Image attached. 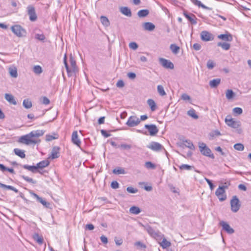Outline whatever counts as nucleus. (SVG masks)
<instances>
[{"label":"nucleus","instance_id":"39448f33","mask_svg":"<svg viewBox=\"0 0 251 251\" xmlns=\"http://www.w3.org/2000/svg\"><path fill=\"white\" fill-rule=\"evenodd\" d=\"M231 210L233 212H237L241 207L239 199L236 196L232 197L230 201Z\"/></svg>","mask_w":251,"mask_h":251},{"label":"nucleus","instance_id":"052dcab7","mask_svg":"<svg viewBox=\"0 0 251 251\" xmlns=\"http://www.w3.org/2000/svg\"><path fill=\"white\" fill-rule=\"evenodd\" d=\"M204 179H205V181L207 182V183H208V184L209 185L210 190H213L215 187V186L213 185L212 181L210 179H209L206 177Z\"/></svg>","mask_w":251,"mask_h":251},{"label":"nucleus","instance_id":"6e6552de","mask_svg":"<svg viewBox=\"0 0 251 251\" xmlns=\"http://www.w3.org/2000/svg\"><path fill=\"white\" fill-rule=\"evenodd\" d=\"M225 122L227 126L233 128H237L240 126V122L234 121L228 116L226 118Z\"/></svg>","mask_w":251,"mask_h":251},{"label":"nucleus","instance_id":"680f3d73","mask_svg":"<svg viewBox=\"0 0 251 251\" xmlns=\"http://www.w3.org/2000/svg\"><path fill=\"white\" fill-rule=\"evenodd\" d=\"M111 187L113 189H117L119 187V184L117 181H113L111 182Z\"/></svg>","mask_w":251,"mask_h":251},{"label":"nucleus","instance_id":"c85d7f7f","mask_svg":"<svg viewBox=\"0 0 251 251\" xmlns=\"http://www.w3.org/2000/svg\"><path fill=\"white\" fill-rule=\"evenodd\" d=\"M183 144H184V145L192 150H194L195 149V146H194L193 143L189 140H185V141H183Z\"/></svg>","mask_w":251,"mask_h":251},{"label":"nucleus","instance_id":"7c9ffc66","mask_svg":"<svg viewBox=\"0 0 251 251\" xmlns=\"http://www.w3.org/2000/svg\"><path fill=\"white\" fill-rule=\"evenodd\" d=\"M217 46L221 47L223 50H228L230 47V45L226 42H218Z\"/></svg>","mask_w":251,"mask_h":251},{"label":"nucleus","instance_id":"473e14b6","mask_svg":"<svg viewBox=\"0 0 251 251\" xmlns=\"http://www.w3.org/2000/svg\"><path fill=\"white\" fill-rule=\"evenodd\" d=\"M24 169H27L32 173H36L37 172L36 166H29L27 165H24L22 166Z\"/></svg>","mask_w":251,"mask_h":251},{"label":"nucleus","instance_id":"774afa93","mask_svg":"<svg viewBox=\"0 0 251 251\" xmlns=\"http://www.w3.org/2000/svg\"><path fill=\"white\" fill-rule=\"evenodd\" d=\"M50 102V100L46 97H44L42 100V103L45 105L49 104Z\"/></svg>","mask_w":251,"mask_h":251},{"label":"nucleus","instance_id":"864d4df0","mask_svg":"<svg viewBox=\"0 0 251 251\" xmlns=\"http://www.w3.org/2000/svg\"><path fill=\"white\" fill-rule=\"evenodd\" d=\"M233 112L235 114L240 115L243 113V110L240 107H235L233 109Z\"/></svg>","mask_w":251,"mask_h":251},{"label":"nucleus","instance_id":"49530a36","mask_svg":"<svg viewBox=\"0 0 251 251\" xmlns=\"http://www.w3.org/2000/svg\"><path fill=\"white\" fill-rule=\"evenodd\" d=\"M179 168L180 170H191L194 168V167L188 164H182L179 166Z\"/></svg>","mask_w":251,"mask_h":251},{"label":"nucleus","instance_id":"8fccbe9b","mask_svg":"<svg viewBox=\"0 0 251 251\" xmlns=\"http://www.w3.org/2000/svg\"><path fill=\"white\" fill-rule=\"evenodd\" d=\"M207 67L208 69H212L215 66V63L212 60H208L207 62Z\"/></svg>","mask_w":251,"mask_h":251},{"label":"nucleus","instance_id":"c756f323","mask_svg":"<svg viewBox=\"0 0 251 251\" xmlns=\"http://www.w3.org/2000/svg\"><path fill=\"white\" fill-rule=\"evenodd\" d=\"M5 99L7 100L10 103L16 104V100L14 99V97L9 94H5Z\"/></svg>","mask_w":251,"mask_h":251},{"label":"nucleus","instance_id":"f257e3e1","mask_svg":"<svg viewBox=\"0 0 251 251\" xmlns=\"http://www.w3.org/2000/svg\"><path fill=\"white\" fill-rule=\"evenodd\" d=\"M45 132L44 130H33L28 134L19 137L18 141L26 145H39L41 142L39 137L42 136Z\"/></svg>","mask_w":251,"mask_h":251},{"label":"nucleus","instance_id":"9b49d317","mask_svg":"<svg viewBox=\"0 0 251 251\" xmlns=\"http://www.w3.org/2000/svg\"><path fill=\"white\" fill-rule=\"evenodd\" d=\"M145 127L148 130L151 136H154L158 132V129L155 125H145Z\"/></svg>","mask_w":251,"mask_h":251},{"label":"nucleus","instance_id":"4468645a","mask_svg":"<svg viewBox=\"0 0 251 251\" xmlns=\"http://www.w3.org/2000/svg\"><path fill=\"white\" fill-rule=\"evenodd\" d=\"M72 143L77 146V147H80L81 144V141L78 138V133L77 131H73L72 135V139H71Z\"/></svg>","mask_w":251,"mask_h":251},{"label":"nucleus","instance_id":"7ed1b4c3","mask_svg":"<svg viewBox=\"0 0 251 251\" xmlns=\"http://www.w3.org/2000/svg\"><path fill=\"white\" fill-rule=\"evenodd\" d=\"M199 147L201 153L206 156L214 159L215 156L212 153L211 150L203 142L199 143Z\"/></svg>","mask_w":251,"mask_h":251},{"label":"nucleus","instance_id":"69168bd1","mask_svg":"<svg viewBox=\"0 0 251 251\" xmlns=\"http://www.w3.org/2000/svg\"><path fill=\"white\" fill-rule=\"evenodd\" d=\"M181 99L184 100H191L190 97L186 94H183L181 95Z\"/></svg>","mask_w":251,"mask_h":251},{"label":"nucleus","instance_id":"de8ad7c7","mask_svg":"<svg viewBox=\"0 0 251 251\" xmlns=\"http://www.w3.org/2000/svg\"><path fill=\"white\" fill-rule=\"evenodd\" d=\"M234 148L237 151H242L244 149V145L241 143H237L234 145Z\"/></svg>","mask_w":251,"mask_h":251},{"label":"nucleus","instance_id":"f8f14e48","mask_svg":"<svg viewBox=\"0 0 251 251\" xmlns=\"http://www.w3.org/2000/svg\"><path fill=\"white\" fill-rule=\"evenodd\" d=\"M183 15L187 18L190 22L193 25H196L197 22V18L196 16L193 14L190 13L189 14L187 11H184L183 12Z\"/></svg>","mask_w":251,"mask_h":251},{"label":"nucleus","instance_id":"cd10ccee","mask_svg":"<svg viewBox=\"0 0 251 251\" xmlns=\"http://www.w3.org/2000/svg\"><path fill=\"white\" fill-rule=\"evenodd\" d=\"M149 10L148 9H142L139 10L137 13V15L140 18L145 17L149 14Z\"/></svg>","mask_w":251,"mask_h":251},{"label":"nucleus","instance_id":"0eeeda50","mask_svg":"<svg viewBox=\"0 0 251 251\" xmlns=\"http://www.w3.org/2000/svg\"><path fill=\"white\" fill-rule=\"evenodd\" d=\"M140 123V119L136 116H131L128 119L126 125L129 127H134L138 125Z\"/></svg>","mask_w":251,"mask_h":251},{"label":"nucleus","instance_id":"338daca9","mask_svg":"<svg viewBox=\"0 0 251 251\" xmlns=\"http://www.w3.org/2000/svg\"><path fill=\"white\" fill-rule=\"evenodd\" d=\"M193 48L196 50H201V46L199 43H195L193 46Z\"/></svg>","mask_w":251,"mask_h":251},{"label":"nucleus","instance_id":"6e6d98bb","mask_svg":"<svg viewBox=\"0 0 251 251\" xmlns=\"http://www.w3.org/2000/svg\"><path fill=\"white\" fill-rule=\"evenodd\" d=\"M119 148L123 150H129L131 148V146L130 145L122 144L119 146Z\"/></svg>","mask_w":251,"mask_h":251},{"label":"nucleus","instance_id":"09e8293b","mask_svg":"<svg viewBox=\"0 0 251 251\" xmlns=\"http://www.w3.org/2000/svg\"><path fill=\"white\" fill-rule=\"evenodd\" d=\"M0 187L3 189H7L16 192V188L10 185H6L0 182Z\"/></svg>","mask_w":251,"mask_h":251},{"label":"nucleus","instance_id":"c9c22d12","mask_svg":"<svg viewBox=\"0 0 251 251\" xmlns=\"http://www.w3.org/2000/svg\"><path fill=\"white\" fill-rule=\"evenodd\" d=\"M170 49L173 53L177 54L179 51L180 48L176 44H171L170 45Z\"/></svg>","mask_w":251,"mask_h":251},{"label":"nucleus","instance_id":"aec40b11","mask_svg":"<svg viewBox=\"0 0 251 251\" xmlns=\"http://www.w3.org/2000/svg\"><path fill=\"white\" fill-rule=\"evenodd\" d=\"M120 11L124 15L130 17L132 13L130 9L126 6H123L120 8Z\"/></svg>","mask_w":251,"mask_h":251},{"label":"nucleus","instance_id":"ea45409f","mask_svg":"<svg viewBox=\"0 0 251 251\" xmlns=\"http://www.w3.org/2000/svg\"><path fill=\"white\" fill-rule=\"evenodd\" d=\"M33 71L34 73L37 75H39L43 72L42 67L39 65H36L34 66Z\"/></svg>","mask_w":251,"mask_h":251},{"label":"nucleus","instance_id":"c03bdc74","mask_svg":"<svg viewBox=\"0 0 251 251\" xmlns=\"http://www.w3.org/2000/svg\"><path fill=\"white\" fill-rule=\"evenodd\" d=\"M157 89V92L160 96H163L166 95V92L164 89L162 85H158Z\"/></svg>","mask_w":251,"mask_h":251},{"label":"nucleus","instance_id":"5fc2aeb1","mask_svg":"<svg viewBox=\"0 0 251 251\" xmlns=\"http://www.w3.org/2000/svg\"><path fill=\"white\" fill-rule=\"evenodd\" d=\"M35 38L36 39L41 41H44L45 39V36L43 34H36Z\"/></svg>","mask_w":251,"mask_h":251},{"label":"nucleus","instance_id":"bb28decb","mask_svg":"<svg viewBox=\"0 0 251 251\" xmlns=\"http://www.w3.org/2000/svg\"><path fill=\"white\" fill-rule=\"evenodd\" d=\"M235 94L231 89H227L226 92V97L228 100H230L233 99L235 97Z\"/></svg>","mask_w":251,"mask_h":251},{"label":"nucleus","instance_id":"4be33fe9","mask_svg":"<svg viewBox=\"0 0 251 251\" xmlns=\"http://www.w3.org/2000/svg\"><path fill=\"white\" fill-rule=\"evenodd\" d=\"M144 29L149 31H152L155 29V25L151 22H146L143 24Z\"/></svg>","mask_w":251,"mask_h":251},{"label":"nucleus","instance_id":"6ab92c4d","mask_svg":"<svg viewBox=\"0 0 251 251\" xmlns=\"http://www.w3.org/2000/svg\"><path fill=\"white\" fill-rule=\"evenodd\" d=\"M32 195L34 196L35 198L36 199L37 201L42 203L45 207H49L50 204V203L47 202L45 200L42 199L41 197H39L38 195L35 193H33Z\"/></svg>","mask_w":251,"mask_h":251},{"label":"nucleus","instance_id":"2f4dec72","mask_svg":"<svg viewBox=\"0 0 251 251\" xmlns=\"http://www.w3.org/2000/svg\"><path fill=\"white\" fill-rule=\"evenodd\" d=\"M147 103L151 108L152 111H154L156 109V105L155 101L152 99H149L147 100Z\"/></svg>","mask_w":251,"mask_h":251},{"label":"nucleus","instance_id":"dca6fc26","mask_svg":"<svg viewBox=\"0 0 251 251\" xmlns=\"http://www.w3.org/2000/svg\"><path fill=\"white\" fill-rule=\"evenodd\" d=\"M59 151L60 148L59 147H53L49 158L52 159L58 158L59 156Z\"/></svg>","mask_w":251,"mask_h":251},{"label":"nucleus","instance_id":"a211bd4d","mask_svg":"<svg viewBox=\"0 0 251 251\" xmlns=\"http://www.w3.org/2000/svg\"><path fill=\"white\" fill-rule=\"evenodd\" d=\"M70 62L72 67L71 73H75L77 72V67L76 64V61L72 55L70 56Z\"/></svg>","mask_w":251,"mask_h":251},{"label":"nucleus","instance_id":"a878e982","mask_svg":"<svg viewBox=\"0 0 251 251\" xmlns=\"http://www.w3.org/2000/svg\"><path fill=\"white\" fill-rule=\"evenodd\" d=\"M100 19L101 24L104 26L108 27L110 25V21L106 16H101L100 17Z\"/></svg>","mask_w":251,"mask_h":251},{"label":"nucleus","instance_id":"a18cd8bd","mask_svg":"<svg viewBox=\"0 0 251 251\" xmlns=\"http://www.w3.org/2000/svg\"><path fill=\"white\" fill-rule=\"evenodd\" d=\"M58 138V136L56 134H54V135H50L47 134L46 136V140L47 141H50L52 140L56 139Z\"/></svg>","mask_w":251,"mask_h":251},{"label":"nucleus","instance_id":"603ef678","mask_svg":"<svg viewBox=\"0 0 251 251\" xmlns=\"http://www.w3.org/2000/svg\"><path fill=\"white\" fill-rule=\"evenodd\" d=\"M221 134L220 132L218 130H215L213 131L212 132H210L209 134V136L213 138V137L215 136H218L221 135Z\"/></svg>","mask_w":251,"mask_h":251},{"label":"nucleus","instance_id":"f3484780","mask_svg":"<svg viewBox=\"0 0 251 251\" xmlns=\"http://www.w3.org/2000/svg\"><path fill=\"white\" fill-rule=\"evenodd\" d=\"M26 31L21 26L17 25V36L19 37H25Z\"/></svg>","mask_w":251,"mask_h":251},{"label":"nucleus","instance_id":"13d9d810","mask_svg":"<svg viewBox=\"0 0 251 251\" xmlns=\"http://www.w3.org/2000/svg\"><path fill=\"white\" fill-rule=\"evenodd\" d=\"M22 177L28 182L31 183L33 184L35 183L36 181H34L32 178H30L28 176H22Z\"/></svg>","mask_w":251,"mask_h":251},{"label":"nucleus","instance_id":"37998d69","mask_svg":"<svg viewBox=\"0 0 251 251\" xmlns=\"http://www.w3.org/2000/svg\"><path fill=\"white\" fill-rule=\"evenodd\" d=\"M145 166L148 169H155L156 168V165L151 161L146 162Z\"/></svg>","mask_w":251,"mask_h":251},{"label":"nucleus","instance_id":"e2e57ef3","mask_svg":"<svg viewBox=\"0 0 251 251\" xmlns=\"http://www.w3.org/2000/svg\"><path fill=\"white\" fill-rule=\"evenodd\" d=\"M116 86L119 88H122L125 86V83L122 80H119L116 83Z\"/></svg>","mask_w":251,"mask_h":251},{"label":"nucleus","instance_id":"2eb2a0df","mask_svg":"<svg viewBox=\"0 0 251 251\" xmlns=\"http://www.w3.org/2000/svg\"><path fill=\"white\" fill-rule=\"evenodd\" d=\"M220 224L222 226L223 229L228 234H232L234 232V230L226 222L221 221Z\"/></svg>","mask_w":251,"mask_h":251},{"label":"nucleus","instance_id":"e433bc0d","mask_svg":"<svg viewBox=\"0 0 251 251\" xmlns=\"http://www.w3.org/2000/svg\"><path fill=\"white\" fill-rule=\"evenodd\" d=\"M113 173L117 175L125 174L126 173L125 170L123 168L120 167L114 169L113 170Z\"/></svg>","mask_w":251,"mask_h":251},{"label":"nucleus","instance_id":"393cba45","mask_svg":"<svg viewBox=\"0 0 251 251\" xmlns=\"http://www.w3.org/2000/svg\"><path fill=\"white\" fill-rule=\"evenodd\" d=\"M221 79H214L209 81V84L211 88H216L220 83Z\"/></svg>","mask_w":251,"mask_h":251},{"label":"nucleus","instance_id":"a19ab883","mask_svg":"<svg viewBox=\"0 0 251 251\" xmlns=\"http://www.w3.org/2000/svg\"><path fill=\"white\" fill-rule=\"evenodd\" d=\"M33 239L40 245L42 244L43 243V238L40 236L38 234H35L34 235Z\"/></svg>","mask_w":251,"mask_h":251},{"label":"nucleus","instance_id":"f704fd0d","mask_svg":"<svg viewBox=\"0 0 251 251\" xmlns=\"http://www.w3.org/2000/svg\"><path fill=\"white\" fill-rule=\"evenodd\" d=\"M129 212L131 213L137 215L140 213L141 210L138 207L133 206L130 208Z\"/></svg>","mask_w":251,"mask_h":251},{"label":"nucleus","instance_id":"bf43d9fd","mask_svg":"<svg viewBox=\"0 0 251 251\" xmlns=\"http://www.w3.org/2000/svg\"><path fill=\"white\" fill-rule=\"evenodd\" d=\"M129 47L131 49L136 50L138 48V46L135 42H131L129 44Z\"/></svg>","mask_w":251,"mask_h":251},{"label":"nucleus","instance_id":"4d7b16f0","mask_svg":"<svg viewBox=\"0 0 251 251\" xmlns=\"http://www.w3.org/2000/svg\"><path fill=\"white\" fill-rule=\"evenodd\" d=\"M126 191L129 193L135 194L138 192V189L132 187H128L126 188Z\"/></svg>","mask_w":251,"mask_h":251},{"label":"nucleus","instance_id":"0e129e2a","mask_svg":"<svg viewBox=\"0 0 251 251\" xmlns=\"http://www.w3.org/2000/svg\"><path fill=\"white\" fill-rule=\"evenodd\" d=\"M100 132L102 135L105 138H107L111 136V134L108 133L107 131L104 129H101L100 130Z\"/></svg>","mask_w":251,"mask_h":251},{"label":"nucleus","instance_id":"79ce46f5","mask_svg":"<svg viewBox=\"0 0 251 251\" xmlns=\"http://www.w3.org/2000/svg\"><path fill=\"white\" fill-rule=\"evenodd\" d=\"M187 114L189 116L192 117L195 119H197L199 118L198 116L196 113L195 110L193 109L189 110Z\"/></svg>","mask_w":251,"mask_h":251},{"label":"nucleus","instance_id":"f03ea898","mask_svg":"<svg viewBox=\"0 0 251 251\" xmlns=\"http://www.w3.org/2000/svg\"><path fill=\"white\" fill-rule=\"evenodd\" d=\"M140 225L143 227L150 236L155 239L158 242L161 241L163 239V234L158 231L155 230L151 226L149 225L145 226L142 223H140Z\"/></svg>","mask_w":251,"mask_h":251},{"label":"nucleus","instance_id":"ddd939ff","mask_svg":"<svg viewBox=\"0 0 251 251\" xmlns=\"http://www.w3.org/2000/svg\"><path fill=\"white\" fill-rule=\"evenodd\" d=\"M148 148L155 151H159L163 148L160 144L156 142H151L150 145L148 146Z\"/></svg>","mask_w":251,"mask_h":251},{"label":"nucleus","instance_id":"1a4fd4ad","mask_svg":"<svg viewBox=\"0 0 251 251\" xmlns=\"http://www.w3.org/2000/svg\"><path fill=\"white\" fill-rule=\"evenodd\" d=\"M159 62L160 64L166 69H173L174 68L173 63L169 60L164 58H159Z\"/></svg>","mask_w":251,"mask_h":251},{"label":"nucleus","instance_id":"5701e85b","mask_svg":"<svg viewBox=\"0 0 251 251\" xmlns=\"http://www.w3.org/2000/svg\"><path fill=\"white\" fill-rule=\"evenodd\" d=\"M50 164V162L47 160H43L42 161H40L37 164L36 167L37 170L38 169H43L47 166H48Z\"/></svg>","mask_w":251,"mask_h":251},{"label":"nucleus","instance_id":"4c0bfd02","mask_svg":"<svg viewBox=\"0 0 251 251\" xmlns=\"http://www.w3.org/2000/svg\"><path fill=\"white\" fill-rule=\"evenodd\" d=\"M191 2L193 3L195 5H197L199 7H201L203 9H207L208 7L202 4L201 2L199 0H191Z\"/></svg>","mask_w":251,"mask_h":251},{"label":"nucleus","instance_id":"9d476101","mask_svg":"<svg viewBox=\"0 0 251 251\" xmlns=\"http://www.w3.org/2000/svg\"><path fill=\"white\" fill-rule=\"evenodd\" d=\"M201 40L207 42L213 40L214 36L208 31H202L201 33Z\"/></svg>","mask_w":251,"mask_h":251},{"label":"nucleus","instance_id":"3c124183","mask_svg":"<svg viewBox=\"0 0 251 251\" xmlns=\"http://www.w3.org/2000/svg\"><path fill=\"white\" fill-rule=\"evenodd\" d=\"M17 155H18V156L22 158H25V151L23 150L17 149Z\"/></svg>","mask_w":251,"mask_h":251},{"label":"nucleus","instance_id":"20e7f679","mask_svg":"<svg viewBox=\"0 0 251 251\" xmlns=\"http://www.w3.org/2000/svg\"><path fill=\"white\" fill-rule=\"evenodd\" d=\"M227 188V186H220L215 192V195L221 201H224L226 199L225 194V189Z\"/></svg>","mask_w":251,"mask_h":251},{"label":"nucleus","instance_id":"412c9836","mask_svg":"<svg viewBox=\"0 0 251 251\" xmlns=\"http://www.w3.org/2000/svg\"><path fill=\"white\" fill-rule=\"evenodd\" d=\"M218 38L225 41L231 42L232 40V36L229 33L219 35Z\"/></svg>","mask_w":251,"mask_h":251},{"label":"nucleus","instance_id":"72a5a7b5","mask_svg":"<svg viewBox=\"0 0 251 251\" xmlns=\"http://www.w3.org/2000/svg\"><path fill=\"white\" fill-rule=\"evenodd\" d=\"M23 106L26 109H29L32 107V102L29 99H25L23 101Z\"/></svg>","mask_w":251,"mask_h":251},{"label":"nucleus","instance_id":"b1692460","mask_svg":"<svg viewBox=\"0 0 251 251\" xmlns=\"http://www.w3.org/2000/svg\"><path fill=\"white\" fill-rule=\"evenodd\" d=\"M158 243L163 249H166L171 246V243L167 241L164 237L161 241L158 242Z\"/></svg>","mask_w":251,"mask_h":251},{"label":"nucleus","instance_id":"58836bf2","mask_svg":"<svg viewBox=\"0 0 251 251\" xmlns=\"http://www.w3.org/2000/svg\"><path fill=\"white\" fill-rule=\"evenodd\" d=\"M63 62H64V64L65 68L66 69L68 75H69V74L70 73H71V69H70V68L69 67V65H68V64L67 63V55H66V54H65L64 55V56Z\"/></svg>","mask_w":251,"mask_h":251},{"label":"nucleus","instance_id":"423d86ee","mask_svg":"<svg viewBox=\"0 0 251 251\" xmlns=\"http://www.w3.org/2000/svg\"><path fill=\"white\" fill-rule=\"evenodd\" d=\"M27 14L29 16V20L32 22L35 21L37 19L35 8L31 5L27 7Z\"/></svg>","mask_w":251,"mask_h":251}]
</instances>
